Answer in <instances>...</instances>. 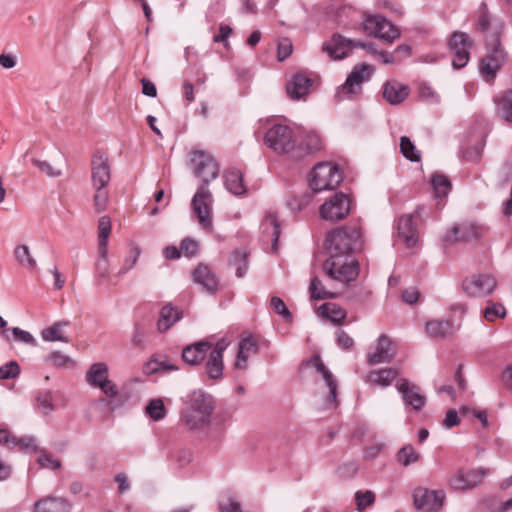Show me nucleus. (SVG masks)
Masks as SVG:
<instances>
[{
    "mask_svg": "<svg viewBox=\"0 0 512 512\" xmlns=\"http://www.w3.org/2000/svg\"><path fill=\"white\" fill-rule=\"evenodd\" d=\"M326 242L330 256L323 269L331 281L345 288L359 274L358 262L351 255L363 247L361 229L356 225L335 228L327 235Z\"/></svg>",
    "mask_w": 512,
    "mask_h": 512,
    "instance_id": "nucleus-1",
    "label": "nucleus"
},
{
    "mask_svg": "<svg viewBox=\"0 0 512 512\" xmlns=\"http://www.w3.org/2000/svg\"><path fill=\"white\" fill-rule=\"evenodd\" d=\"M190 161L194 174L203 182L192 198V211L203 229H211L213 197L207 185L217 178L219 167L214 158L203 151H194Z\"/></svg>",
    "mask_w": 512,
    "mask_h": 512,
    "instance_id": "nucleus-2",
    "label": "nucleus"
},
{
    "mask_svg": "<svg viewBox=\"0 0 512 512\" xmlns=\"http://www.w3.org/2000/svg\"><path fill=\"white\" fill-rule=\"evenodd\" d=\"M214 409L213 397L202 390H195L188 395L181 420L190 430H202L210 426Z\"/></svg>",
    "mask_w": 512,
    "mask_h": 512,
    "instance_id": "nucleus-3",
    "label": "nucleus"
},
{
    "mask_svg": "<svg viewBox=\"0 0 512 512\" xmlns=\"http://www.w3.org/2000/svg\"><path fill=\"white\" fill-rule=\"evenodd\" d=\"M374 67L368 63H360L353 67L344 84L336 91L338 100L353 99L362 92V85L374 74Z\"/></svg>",
    "mask_w": 512,
    "mask_h": 512,
    "instance_id": "nucleus-4",
    "label": "nucleus"
},
{
    "mask_svg": "<svg viewBox=\"0 0 512 512\" xmlns=\"http://www.w3.org/2000/svg\"><path fill=\"white\" fill-rule=\"evenodd\" d=\"M266 145L279 154H291L295 157L297 137L293 130L283 124L273 125L265 135Z\"/></svg>",
    "mask_w": 512,
    "mask_h": 512,
    "instance_id": "nucleus-5",
    "label": "nucleus"
},
{
    "mask_svg": "<svg viewBox=\"0 0 512 512\" xmlns=\"http://www.w3.org/2000/svg\"><path fill=\"white\" fill-rule=\"evenodd\" d=\"M342 181V173L332 163L317 164L309 175V186L313 192H321L336 188Z\"/></svg>",
    "mask_w": 512,
    "mask_h": 512,
    "instance_id": "nucleus-6",
    "label": "nucleus"
},
{
    "mask_svg": "<svg viewBox=\"0 0 512 512\" xmlns=\"http://www.w3.org/2000/svg\"><path fill=\"white\" fill-rule=\"evenodd\" d=\"M477 27L484 34L486 45L501 44L504 24L501 20L492 17L486 2H482L478 7Z\"/></svg>",
    "mask_w": 512,
    "mask_h": 512,
    "instance_id": "nucleus-7",
    "label": "nucleus"
},
{
    "mask_svg": "<svg viewBox=\"0 0 512 512\" xmlns=\"http://www.w3.org/2000/svg\"><path fill=\"white\" fill-rule=\"evenodd\" d=\"M363 30L371 36L392 43L400 37V31L386 18L380 15L365 14Z\"/></svg>",
    "mask_w": 512,
    "mask_h": 512,
    "instance_id": "nucleus-8",
    "label": "nucleus"
},
{
    "mask_svg": "<svg viewBox=\"0 0 512 512\" xmlns=\"http://www.w3.org/2000/svg\"><path fill=\"white\" fill-rule=\"evenodd\" d=\"M350 200L344 193H336L319 208L320 217L326 221L336 222L348 216Z\"/></svg>",
    "mask_w": 512,
    "mask_h": 512,
    "instance_id": "nucleus-9",
    "label": "nucleus"
},
{
    "mask_svg": "<svg viewBox=\"0 0 512 512\" xmlns=\"http://www.w3.org/2000/svg\"><path fill=\"white\" fill-rule=\"evenodd\" d=\"M487 54L481 60L480 72L487 80H493L496 77L498 70L506 64L508 60V53L501 46L486 45Z\"/></svg>",
    "mask_w": 512,
    "mask_h": 512,
    "instance_id": "nucleus-10",
    "label": "nucleus"
},
{
    "mask_svg": "<svg viewBox=\"0 0 512 512\" xmlns=\"http://www.w3.org/2000/svg\"><path fill=\"white\" fill-rule=\"evenodd\" d=\"M449 49L453 54L452 66L460 69L466 66L469 61V49L473 46V41L468 34L461 31H455L448 43Z\"/></svg>",
    "mask_w": 512,
    "mask_h": 512,
    "instance_id": "nucleus-11",
    "label": "nucleus"
},
{
    "mask_svg": "<svg viewBox=\"0 0 512 512\" xmlns=\"http://www.w3.org/2000/svg\"><path fill=\"white\" fill-rule=\"evenodd\" d=\"M497 287L496 279L489 274H475L463 280L462 288L469 296L484 297Z\"/></svg>",
    "mask_w": 512,
    "mask_h": 512,
    "instance_id": "nucleus-12",
    "label": "nucleus"
},
{
    "mask_svg": "<svg viewBox=\"0 0 512 512\" xmlns=\"http://www.w3.org/2000/svg\"><path fill=\"white\" fill-rule=\"evenodd\" d=\"M367 44L368 43L353 41L339 34H335L329 42L323 44L322 50L327 53L330 59L339 60L345 58L353 47H360L366 50Z\"/></svg>",
    "mask_w": 512,
    "mask_h": 512,
    "instance_id": "nucleus-13",
    "label": "nucleus"
},
{
    "mask_svg": "<svg viewBox=\"0 0 512 512\" xmlns=\"http://www.w3.org/2000/svg\"><path fill=\"white\" fill-rule=\"evenodd\" d=\"M485 227L473 222H463L454 225L443 237L445 242H469L484 235Z\"/></svg>",
    "mask_w": 512,
    "mask_h": 512,
    "instance_id": "nucleus-14",
    "label": "nucleus"
},
{
    "mask_svg": "<svg viewBox=\"0 0 512 512\" xmlns=\"http://www.w3.org/2000/svg\"><path fill=\"white\" fill-rule=\"evenodd\" d=\"M486 468L472 469L469 471L458 470L451 475L449 485L454 490H469L478 486L488 474Z\"/></svg>",
    "mask_w": 512,
    "mask_h": 512,
    "instance_id": "nucleus-15",
    "label": "nucleus"
},
{
    "mask_svg": "<svg viewBox=\"0 0 512 512\" xmlns=\"http://www.w3.org/2000/svg\"><path fill=\"white\" fill-rule=\"evenodd\" d=\"M396 355V347L392 340L385 334L381 335L374 348L367 353V363L371 366L389 363Z\"/></svg>",
    "mask_w": 512,
    "mask_h": 512,
    "instance_id": "nucleus-16",
    "label": "nucleus"
},
{
    "mask_svg": "<svg viewBox=\"0 0 512 512\" xmlns=\"http://www.w3.org/2000/svg\"><path fill=\"white\" fill-rule=\"evenodd\" d=\"M444 494L441 491L418 488L414 491V506L422 512H438L443 505Z\"/></svg>",
    "mask_w": 512,
    "mask_h": 512,
    "instance_id": "nucleus-17",
    "label": "nucleus"
},
{
    "mask_svg": "<svg viewBox=\"0 0 512 512\" xmlns=\"http://www.w3.org/2000/svg\"><path fill=\"white\" fill-rule=\"evenodd\" d=\"M111 180V168L106 154L97 151L91 159L92 187H107Z\"/></svg>",
    "mask_w": 512,
    "mask_h": 512,
    "instance_id": "nucleus-18",
    "label": "nucleus"
},
{
    "mask_svg": "<svg viewBox=\"0 0 512 512\" xmlns=\"http://www.w3.org/2000/svg\"><path fill=\"white\" fill-rule=\"evenodd\" d=\"M227 347L228 342L225 339L219 340L214 346L212 345L210 354L205 363V372L212 380H219L223 376V353Z\"/></svg>",
    "mask_w": 512,
    "mask_h": 512,
    "instance_id": "nucleus-19",
    "label": "nucleus"
},
{
    "mask_svg": "<svg viewBox=\"0 0 512 512\" xmlns=\"http://www.w3.org/2000/svg\"><path fill=\"white\" fill-rule=\"evenodd\" d=\"M420 217V209L413 214L403 215L398 221V239L407 247H414L418 242L416 219Z\"/></svg>",
    "mask_w": 512,
    "mask_h": 512,
    "instance_id": "nucleus-20",
    "label": "nucleus"
},
{
    "mask_svg": "<svg viewBox=\"0 0 512 512\" xmlns=\"http://www.w3.org/2000/svg\"><path fill=\"white\" fill-rule=\"evenodd\" d=\"M312 80L305 73L294 74L287 82L286 92L293 100L304 99L311 91Z\"/></svg>",
    "mask_w": 512,
    "mask_h": 512,
    "instance_id": "nucleus-21",
    "label": "nucleus"
},
{
    "mask_svg": "<svg viewBox=\"0 0 512 512\" xmlns=\"http://www.w3.org/2000/svg\"><path fill=\"white\" fill-rule=\"evenodd\" d=\"M396 388L402 394L403 401L406 405L412 406L415 410H420L425 404V397L420 394L419 388L411 385L408 380L400 379Z\"/></svg>",
    "mask_w": 512,
    "mask_h": 512,
    "instance_id": "nucleus-22",
    "label": "nucleus"
},
{
    "mask_svg": "<svg viewBox=\"0 0 512 512\" xmlns=\"http://www.w3.org/2000/svg\"><path fill=\"white\" fill-rule=\"evenodd\" d=\"M211 348L212 343L209 341H200L188 345L182 351V359L189 365H198L204 360L208 350Z\"/></svg>",
    "mask_w": 512,
    "mask_h": 512,
    "instance_id": "nucleus-23",
    "label": "nucleus"
},
{
    "mask_svg": "<svg viewBox=\"0 0 512 512\" xmlns=\"http://www.w3.org/2000/svg\"><path fill=\"white\" fill-rule=\"evenodd\" d=\"M257 353V345L253 338H243L238 343L237 357L234 368L237 370H246L248 368V360L252 355Z\"/></svg>",
    "mask_w": 512,
    "mask_h": 512,
    "instance_id": "nucleus-24",
    "label": "nucleus"
},
{
    "mask_svg": "<svg viewBox=\"0 0 512 512\" xmlns=\"http://www.w3.org/2000/svg\"><path fill=\"white\" fill-rule=\"evenodd\" d=\"M409 95L406 85L397 81H388L383 87V97L391 105L402 103Z\"/></svg>",
    "mask_w": 512,
    "mask_h": 512,
    "instance_id": "nucleus-25",
    "label": "nucleus"
},
{
    "mask_svg": "<svg viewBox=\"0 0 512 512\" xmlns=\"http://www.w3.org/2000/svg\"><path fill=\"white\" fill-rule=\"evenodd\" d=\"M194 281L203 286V288L215 293L218 288V279L211 269L204 264H199L193 272Z\"/></svg>",
    "mask_w": 512,
    "mask_h": 512,
    "instance_id": "nucleus-26",
    "label": "nucleus"
},
{
    "mask_svg": "<svg viewBox=\"0 0 512 512\" xmlns=\"http://www.w3.org/2000/svg\"><path fill=\"white\" fill-rule=\"evenodd\" d=\"M320 149H322V141L319 135L314 132H305L301 136L300 142H297L295 158L304 157Z\"/></svg>",
    "mask_w": 512,
    "mask_h": 512,
    "instance_id": "nucleus-27",
    "label": "nucleus"
},
{
    "mask_svg": "<svg viewBox=\"0 0 512 512\" xmlns=\"http://www.w3.org/2000/svg\"><path fill=\"white\" fill-rule=\"evenodd\" d=\"M316 370L321 374L323 380L325 381L328 389L329 395L326 398L327 406L336 407L337 406V383L332 375V373L327 369L324 363L318 358L315 364Z\"/></svg>",
    "mask_w": 512,
    "mask_h": 512,
    "instance_id": "nucleus-28",
    "label": "nucleus"
},
{
    "mask_svg": "<svg viewBox=\"0 0 512 512\" xmlns=\"http://www.w3.org/2000/svg\"><path fill=\"white\" fill-rule=\"evenodd\" d=\"M33 512H70V505L63 498L46 497L34 503Z\"/></svg>",
    "mask_w": 512,
    "mask_h": 512,
    "instance_id": "nucleus-29",
    "label": "nucleus"
},
{
    "mask_svg": "<svg viewBox=\"0 0 512 512\" xmlns=\"http://www.w3.org/2000/svg\"><path fill=\"white\" fill-rule=\"evenodd\" d=\"M399 371L396 368H383L370 371L366 376V381L381 387L389 386L398 376Z\"/></svg>",
    "mask_w": 512,
    "mask_h": 512,
    "instance_id": "nucleus-30",
    "label": "nucleus"
},
{
    "mask_svg": "<svg viewBox=\"0 0 512 512\" xmlns=\"http://www.w3.org/2000/svg\"><path fill=\"white\" fill-rule=\"evenodd\" d=\"M224 183L226 189L234 195L239 196L246 192V188L243 183V175L241 171L236 168H230L225 171Z\"/></svg>",
    "mask_w": 512,
    "mask_h": 512,
    "instance_id": "nucleus-31",
    "label": "nucleus"
},
{
    "mask_svg": "<svg viewBox=\"0 0 512 512\" xmlns=\"http://www.w3.org/2000/svg\"><path fill=\"white\" fill-rule=\"evenodd\" d=\"M182 317V312L171 304H166L160 311V317L158 319V330L160 332L167 331Z\"/></svg>",
    "mask_w": 512,
    "mask_h": 512,
    "instance_id": "nucleus-32",
    "label": "nucleus"
},
{
    "mask_svg": "<svg viewBox=\"0 0 512 512\" xmlns=\"http://www.w3.org/2000/svg\"><path fill=\"white\" fill-rule=\"evenodd\" d=\"M494 102L497 116L506 122H512V89L506 90Z\"/></svg>",
    "mask_w": 512,
    "mask_h": 512,
    "instance_id": "nucleus-33",
    "label": "nucleus"
},
{
    "mask_svg": "<svg viewBox=\"0 0 512 512\" xmlns=\"http://www.w3.org/2000/svg\"><path fill=\"white\" fill-rule=\"evenodd\" d=\"M426 333L433 338H444L452 334L453 323L449 320H430L425 325Z\"/></svg>",
    "mask_w": 512,
    "mask_h": 512,
    "instance_id": "nucleus-34",
    "label": "nucleus"
},
{
    "mask_svg": "<svg viewBox=\"0 0 512 512\" xmlns=\"http://www.w3.org/2000/svg\"><path fill=\"white\" fill-rule=\"evenodd\" d=\"M261 228L263 233L272 241V249H277V241L280 235L279 222L274 213H267L263 219Z\"/></svg>",
    "mask_w": 512,
    "mask_h": 512,
    "instance_id": "nucleus-35",
    "label": "nucleus"
},
{
    "mask_svg": "<svg viewBox=\"0 0 512 512\" xmlns=\"http://www.w3.org/2000/svg\"><path fill=\"white\" fill-rule=\"evenodd\" d=\"M108 378V366L103 362L91 365L86 373V380L89 385L96 387Z\"/></svg>",
    "mask_w": 512,
    "mask_h": 512,
    "instance_id": "nucleus-36",
    "label": "nucleus"
},
{
    "mask_svg": "<svg viewBox=\"0 0 512 512\" xmlns=\"http://www.w3.org/2000/svg\"><path fill=\"white\" fill-rule=\"evenodd\" d=\"M229 264L235 268L237 277H244L248 270V252L244 249L235 250L231 254Z\"/></svg>",
    "mask_w": 512,
    "mask_h": 512,
    "instance_id": "nucleus-37",
    "label": "nucleus"
},
{
    "mask_svg": "<svg viewBox=\"0 0 512 512\" xmlns=\"http://www.w3.org/2000/svg\"><path fill=\"white\" fill-rule=\"evenodd\" d=\"M68 325L67 321H59L54 323L52 326L43 329L41 332V336L45 341H61V342H69V339L63 334V328Z\"/></svg>",
    "mask_w": 512,
    "mask_h": 512,
    "instance_id": "nucleus-38",
    "label": "nucleus"
},
{
    "mask_svg": "<svg viewBox=\"0 0 512 512\" xmlns=\"http://www.w3.org/2000/svg\"><path fill=\"white\" fill-rule=\"evenodd\" d=\"M320 313L323 317L329 319L335 324H340L346 317V312L335 303H324L320 307Z\"/></svg>",
    "mask_w": 512,
    "mask_h": 512,
    "instance_id": "nucleus-39",
    "label": "nucleus"
},
{
    "mask_svg": "<svg viewBox=\"0 0 512 512\" xmlns=\"http://www.w3.org/2000/svg\"><path fill=\"white\" fill-rule=\"evenodd\" d=\"M36 409L44 416L49 415L55 410L53 396L50 391H41L36 396Z\"/></svg>",
    "mask_w": 512,
    "mask_h": 512,
    "instance_id": "nucleus-40",
    "label": "nucleus"
},
{
    "mask_svg": "<svg viewBox=\"0 0 512 512\" xmlns=\"http://www.w3.org/2000/svg\"><path fill=\"white\" fill-rule=\"evenodd\" d=\"M309 289L311 297L317 300L333 299L338 296L337 292L327 289L317 277L311 281Z\"/></svg>",
    "mask_w": 512,
    "mask_h": 512,
    "instance_id": "nucleus-41",
    "label": "nucleus"
},
{
    "mask_svg": "<svg viewBox=\"0 0 512 512\" xmlns=\"http://www.w3.org/2000/svg\"><path fill=\"white\" fill-rule=\"evenodd\" d=\"M146 413L154 421H160L166 416V408L164 402L160 398L151 399L146 408Z\"/></svg>",
    "mask_w": 512,
    "mask_h": 512,
    "instance_id": "nucleus-42",
    "label": "nucleus"
},
{
    "mask_svg": "<svg viewBox=\"0 0 512 512\" xmlns=\"http://www.w3.org/2000/svg\"><path fill=\"white\" fill-rule=\"evenodd\" d=\"M400 152L406 159L412 162H418L421 159L420 151L416 149L408 136L400 138Z\"/></svg>",
    "mask_w": 512,
    "mask_h": 512,
    "instance_id": "nucleus-43",
    "label": "nucleus"
},
{
    "mask_svg": "<svg viewBox=\"0 0 512 512\" xmlns=\"http://www.w3.org/2000/svg\"><path fill=\"white\" fill-rule=\"evenodd\" d=\"M482 313L486 321L493 322L498 318L503 319L507 312L506 308L501 303L488 301Z\"/></svg>",
    "mask_w": 512,
    "mask_h": 512,
    "instance_id": "nucleus-44",
    "label": "nucleus"
},
{
    "mask_svg": "<svg viewBox=\"0 0 512 512\" xmlns=\"http://www.w3.org/2000/svg\"><path fill=\"white\" fill-rule=\"evenodd\" d=\"M431 182L434 188L435 196L437 198L445 197L451 190V182L444 175H433Z\"/></svg>",
    "mask_w": 512,
    "mask_h": 512,
    "instance_id": "nucleus-45",
    "label": "nucleus"
},
{
    "mask_svg": "<svg viewBox=\"0 0 512 512\" xmlns=\"http://www.w3.org/2000/svg\"><path fill=\"white\" fill-rule=\"evenodd\" d=\"M177 369L178 367L166 358H153L146 364L145 367V371L150 374L156 373L158 371H175Z\"/></svg>",
    "mask_w": 512,
    "mask_h": 512,
    "instance_id": "nucleus-46",
    "label": "nucleus"
},
{
    "mask_svg": "<svg viewBox=\"0 0 512 512\" xmlns=\"http://www.w3.org/2000/svg\"><path fill=\"white\" fill-rule=\"evenodd\" d=\"M141 255V249L135 245H130L129 255L124 259L123 266L117 273V276H123L128 273L138 262V259Z\"/></svg>",
    "mask_w": 512,
    "mask_h": 512,
    "instance_id": "nucleus-47",
    "label": "nucleus"
},
{
    "mask_svg": "<svg viewBox=\"0 0 512 512\" xmlns=\"http://www.w3.org/2000/svg\"><path fill=\"white\" fill-rule=\"evenodd\" d=\"M420 459V455L411 445L402 447L397 453V461L399 464L407 467L416 463Z\"/></svg>",
    "mask_w": 512,
    "mask_h": 512,
    "instance_id": "nucleus-48",
    "label": "nucleus"
},
{
    "mask_svg": "<svg viewBox=\"0 0 512 512\" xmlns=\"http://www.w3.org/2000/svg\"><path fill=\"white\" fill-rule=\"evenodd\" d=\"M95 190L93 204L95 210L100 213L104 211L109 203V192L106 187H93Z\"/></svg>",
    "mask_w": 512,
    "mask_h": 512,
    "instance_id": "nucleus-49",
    "label": "nucleus"
},
{
    "mask_svg": "<svg viewBox=\"0 0 512 512\" xmlns=\"http://www.w3.org/2000/svg\"><path fill=\"white\" fill-rule=\"evenodd\" d=\"M15 257L22 264L29 268L36 266L35 259L31 256L29 247L27 245H19L15 248Z\"/></svg>",
    "mask_w": 512,
    "mask_h": 512,
    "instance_id": "nucleus-50",
    "label": "nucleus"
},
{
    "mask_svg": "<svg viewBox=\"0 0 512 512\" xmlns=\"http://www.w3.org/2000/svg\"><path fill=\"white\" fill-rule=\"evenodd\" d=\"M46 362L58 368H65L74 365V361L69 356L61 353L60 351L52 352L46 358Z\"/></svg>",
    "mask_w": 512,
    "mask_h": 512,
    "instance_id": "nucleus-51",
    "label": "nucleus"
},
{
    "mask_svg": "<svg viewBox=\"0 0 512 512\" xmlns=\"http://www.w3.org/2000/svg\"><path fill=\"white\" fill-rule=\"evenodd\" d=\"M12 446L18 447L21 451H30L37 449V441L33 436H23V437H12L11 438Z\"/></svg>",
    "mask_w": 512,
    "mask_h": 512,
    "instance_id": "nucleus-52",
    "label": "nucleus"
},
{
    "mask_svg": "<svg viewBox=\"0 0 512 512\" xmlns=\"http://www.w3.org/2000/svg\"><path fill=\"white\" fill-rule=\"evenodd\" d=\"M32 164L37 167L40 171L45 173L48 177H58L61 175V168L50 164L47 161H42L39 159H33Z\"/></svg>",
    "mask_w": 512,
    "mask_h": 512,
    "instance_id": "nucleus-53",
    "label": "nucleus"
},
{
    "mask_svg": "<svg viewBox=\"0 0 512 512\" xmlns=\"http://www.w3.org/2000/svg\"><path fill=\"white\" fill-rule=\"evenodd\" d=\"M292 51L293 44L291 39L287 37L279 39L277 45V58L279 61L286 60L292 54Z\"/></svg>",
    "mask_w": 512,
    "mask_h": 512,
    "instance_id": "nucleus-54",
    "label": "nucleus"
},
{
    "mask_svg": "<svg viewBox=\"0 0 512 512\" xmlns=\"http://www.w3.org/2000/svg\"><path fill=\"white\" fill-rule=\"evenodd\" d=\"M37 462L41 467L48 468L51 470L59 469L61 466L60 460L53 458V456L46 451H41L37 459Z\"/></svg>",
    "mask_w": 512,
    "mask_h": 512,
    "instance_id": "nucleus-55",
    "label": "nucleus"
},
{
    "mask_svg": "<svg viewBox=\"0 0 512 512\" xmlns=\"http://www.w3.org/2000/svg\"><path fill=\"white\" fill-rule=\"evenodd\" d=\"M20 367L16 361H10L0 367V379H12L19 375Z\"/></svg>",
    "mask_w": 512,
    "mask_h": 512,
    "instance_id": "nucleus-56",
    "label": "nucleus"
},
{
    "mask_svg": "<svg viewBox=\"0 0 512 512\" xmlns=\"http://www.w3.org/2000/svg\"><path fill=\"white\" fill-rule=\"evenodd\" d=\"M419 96L422 100L426 101L430 104H435L440 102L439 95L427 84H422L419 87Z\"/></svg>",
    "mask_w": 512,
    "mask_h": 512,
    "instance_id": "nucleus-57",
    "label": "nucleus"
},
{
    "mask_svg": "<svg viewBox=\"0 0 512 512\" xmlns=\"http://www.w3.org/2000/svg\"><path fill=\"white\" fill-rule=\"evenodd\" d=\"M199 242L192 238H185L180 244L181 252L187 257H193L197 254Z\"/></svg>",
    "mask_w": 512,
    "mask_h": 512,
    "instance_id": "nucleus-58",
    "label": "nucleus"
},
{
    "mask_svg": "<svg viewBox=\"0 0 512 512\" xmlns=\"http://www.w3.org/2000/svg\"><path fill=\"white\" fill-rule=\"evenodd\" d=\"M96 270V283L101 285L109 276V262L104 260H97L95 263Z\"/></svg>",
    "mask_w": 512,
    "mask_h": 512,
    "instance_id": "nucleus-59",
    "label": "nucleus"
},
{
    "mask_svg": "<svg viewBox=\"0 0 512 512\" xmlns=\"http://www.w3.org/2000/svg\"><path fill=\"white\" fill-rule=\"evenodd\" d=\"M270 304L275 313L282 316L286 320H290L291 313L281 298L273 296L271 298Z\"/></svg>",
    "mask_w": 512,
    "mask_h": 512,
    "instance_id": "nucleus-60",
    "label": "nucleus"
},
{
    "mask_svg": "<svg viewBox=\"0 0 512 512\" xmlns=\"http://www.w3.org/2000/svg\"><path fill=\"white\" fill-rule=\"evenodd\" d=\"M111 233V220L108 216H102L98 221V240L108 241Z\"/></svg>",
    "mask_w": 512,
    "mask_h": 512,
    "instance_id": "nucleus-61",
    "label": "nucleus"
},
{
    "mask_svg": "<svg viewBox=\"0 0 512 512\" xmlns=\"http://www.w3.org/2000/svg\"><path fill=\"white\" fill-rule=\"evenodd\" d=\"M355 499L357 503V508L359 511H362L367 506L371 505L375 500V495L371 491L366 492H357L355 494Z\"/></svg>",
    "mask_w": 512,
    "mask_h": 512,
    "instance_id": "nucleus-62",
    "label": "nucleus"
},
{
    "mask_svg": "<svg viewBox=\"0 0 512 512\" xmlns=\"http://www.w3.org/2000/svg\"><path fill=\"white\" fill-rule=\"evenodd\" d=\"M11 331L16 341L24 342L30 345H36L35 338L28 331L22 330L18 327L12 328Z\"/></svg>",
    "mask_w": 512,
    "mask_h": 512,
    "instance_id": "nucleus-63",
    "label": "nucleus"
},
{
    "mask_svg": "<svg viewBox=\"0 0 512 512\" xmlns=\"http://www.w3.org/2000/svg\"><path fill=\"white\" fill-rule=\"evenodd\" d=\"M459 423L460 419L458 416V412L453 408L448 409L443 420V426L447 429H450L454 426H457Z\"/></svg>",
    "mask_w": 512,
    "mask_h": 512,
    "instance_id": "nucleus-64",
    "label": "nucleus"
}]
</instances>
